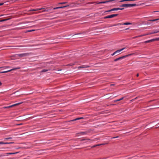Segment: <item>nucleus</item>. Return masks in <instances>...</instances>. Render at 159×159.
Wrapping results in <instances>:
<instances>
[{"label": "nucleus", "instance_id": "obj_54", "mask_svg": "<svg viewBox=\"0 0 159 159\" xmlns=\"http://www.w3.org/2000/svg\"><path fill=\"white\" fill-rule=\"evenodd\" d=\"M114 85V84H111V86H112V85Z\"/></svg>", "mask_w": 159, "mask_h": 159}, {"label": "nucleus", "instance_id": "obj_21", "mask_svg": "<svg viewBox=\"0 0 159 159\" xmlns=\"http://www.w3.org/2000/svg\"><path fill=\"white\" fill-rule=\"evenodd\" d=\"M158 20H159V18L155 19H153V20H149V21H157Z\"/></svg>", "mask_w": 159, "mask_h": 159}, {"label": "nucleus", "instance_id": "obj_33", "mask_svg": "<svg viewBox=\"0 0 159 159\" xmlns=\"http://www.w3.org/2000/svg\"><path fill=\"white\" fill-rule=\"evenodd\" d=\"M127 1H129V0H123L120 1V2H123Z\"/></svg>", "mask_w": 159, "mask_h": 159}, {"label": "nucleus", "instance_id": "obj_38", "mask_svg": "<svg viewBox=\"0 0 159 159\" xmlns=\"http://www.w3.org/2000/svg\"><path fill=\"white\" fill-rule=\"evenodd\" d=\"M114 61H118V60L117 59V58H116V59H115L114 60Z\"/></svg>", "mask_w": 159, "mask_h": 159}, {"label": "nucleus", "instance_id": "obj_24", "mask_svg": "<svg viewBox=\"0 0 159 159\" xmlns=\"http://www.w3.org/2000/svg\"><path fill=\"white\" fill-rule=\"evenodd\" d=\"M9 20V19H3V20H0V22H2V21H7V20Z\"/></svg>", "mask_w": 159, "mask_h": 159}, {"label": "nucleus", "instance_id": "obj_30", "mask_svg": "<svg viewBox=\"0 0 159 159\" xmlns=\"http://www.w3.org/2000/svg\"><path fill=\"white\" fill-rule=\"evenodd\" d=\"M116 25H123V23H118L117 24H116Z\"/></svg>", "mask_w": 159, "mask_h": 159}, {"label": "nucleus", "instance_id": "obj_52", "mask_svg": "<svg viewBox=\"0 0 159 159\" xmlns=\"http://www.w3.org/2000/svg\"><path fill=\"white\" fill-rule=\"evenodd\" d=\"M158 11H154L153 12H158Z\"/></svg>", "mask_w": 159, "mask_h": 159}, {"label": "nucleus", "instance_id": "obj_8", "mask_svg": "<svg viewBox=\"0 0 159 159\" xmlns=\"http://www.w3.org/2000/svg\"><path fill=\"white\" fill-rule=\"evenodd\" d=\"M114 0H111L101 2H98V4L106 3L107 2H112V1H114Z\"/></svg>", "mask_w": 159, "mask_h": 159}, {"label": "nucleus", "instance_id": "obj_49", "mask_svg": "<svg viewBox=\"0 0 159 159\" xmlns=\"http://www.w3.org/2000/svg\"><path fill=\"white\" fill-rule=\"evenodd\" d=\"M147 35L146 34H143V36H145Z\"/></svg>", "mask_w": 159, "mask_h": 159}, {"label": "nucleus", "instance_id": "obj_11", "mask_svg": "<svg viewBox=\"0 0 159 159\" xmlns=\"http://www.w3.org/2000/svg\"><path fill=\"white\" fill-rule=\"evenodd\" d=\"M125 48H122V49L120 50H118L114 52V54H118L121 51L123 50L124 49H125Z\"/></svg>", "mask_w": 159, "mask_h": 159}, {"label": "nucleus", "instance_id": "obj_31", "mask_svg": "<svg viewBox=\"0 0 159 159\" xmlns=\"http://www.w3.org/2000/svg\"><path fill=\"white\" fill-rule=\"evenodd\" d=\"M144 43H150V40H147V41H145L144 42Z\"/></svg>", "mask_w": 159, "mask_h": 159}, {"label": "nucleus", "instance_id": "obj_41", "mask_svg": "<svg viewBox=\"0 0 159 159\" xmlns=\"http://www.w3.org/2000/svg\"><path fill=\"white\" fill-rule=\"evenodd\" d=\"M4 4L3 3H0V6Z\"/></svg>", "mask_w": 159, "mask_h": 159}, {"label": "nucleus", "instance_id": "obj_27", "mask_svg": "<svg viewBox=\"0 0 159 159\" xmlns=\"http://www.w3.org/2000/svg\"><path fill=\"white\" fill-rule=\"evenodd\" d=\"M7 142L4 143L2 142H0V144H7Z\"/></svg>", "mask_w": 159, "mask_h": 159}, {"label": "nucleus", "instance_id": "obj_28", "mask_svg": "<svg viewBox=\"0 0 159 159\" xmlns=\"http://www.w3.org/2000/svg\"><path fill=\"white\" fill-rule=\"evenodd\" d=\"M10 68V66H4V67H0V68Z\"/></svg>", "mask_w": 159, "mask_h": 159}, {"label": "nucleus", "instance_id": "obj_39", "mask_svg": "<svg viewBox=\"0 0 159 159\" xmlns=\"http://www.w3.org/2000/svg\"><path fill=\"white\" fill-rule=\"evenodd\" d=\"M114 101V102H116L119 101L118 100V99H117V100H115Z\"/></svg>", "mask_w": 159, "mask_h": 159}, {"label": "nucleus", "instance_id": "obj_61", "mask_svg": "<svg viewBox=\"0 0 159 159\" xmlns=\"http://www.w3.org/2000/svg\"><path fill=\"white\" fill-rule=\"evenodd\" d=\"M141 157H144V156H141Z\"/></svg>", "mask_w": 159, "mask_h": 159}, {"label": "nucleus", "instance_id": "obj_6", "mask_svg": "<svg viewBox=\"0 0 159 159\" xmlns=\"http://www.w3.org/2000/svg\"><path fill=\"white\" fill-rule=\"evenodd\" d=\"M21 103H22V102H19V103H16V104H15L12 105H11V106H9L5 107L4 108H11V107H14V106H17V105H20V104Z\"/></svg>", "mask_w": 159, "mask_h": 159}, {"label": "nucleus", "instance_id": "obj_45", "mask_svg": "<svg viewBox=\"0 0 159 159\" xmlns=\"http://www.w3.org/2000/svg\"><path fill=\"white\" fill-rule=\"evenodd\" d=\"M150 34V33H148L146 34L147 35H149V34Z\"/></svg>", "mask_w": 159, "mask_h": 159}, {"label": "nucleus", "instance_id": "obj_57", "mask_svg": "<svg viewBox=\"0 0 159 159\" xmlns=\"http://www.w3.org/2000/svg\"><path fill=\"white\" fill-rule=\"evenodd\" d=\"M129 29L128 28H127V29H126L125 30H128Z\"/></svg>", "mask_w": 159, "mask_h": 159}, {"label": "nucleus", "instance_id": "obj_25", "mask_svg": "<svg viewBox=\"0 0 159 159\" xmlns=\"http://www.w3.org/2000/svg\"><path fill=\"white\" fill-rule=\"evenodd\" d=\"M35 30H27V32H32V31H34Z\"/></svg>", "mask_w": 159, "mask_h": 159}, {"label": "nucleus", "instance_id": "obj_47", "mask_svg": "<svg viewBox=\"0 0 159 159\" xmlns=\"http://www.w3.org/2000/svg\"><path fill=\"white\" fill-rule=\"evenodd\" d=\"M5 155H1L0 156V157L2 156H5Z\"/></svg>", "mask_w": 159, "mask_h": 159}, {"label": "nucleus", "instance_id": "obj_1", "mask_svg": "<svg viewBox=\"0 0 159 159\" xmlns=\"http://www.w3.org/2000/svg\"><path fill=\"white\" fill-rule=\"evenodd\" d=\"M31 54L30 53H26L18 54L17 55L20 57H24L29 56Z\"/></svg>", "mask_w": 159, "mask_h": 159}, {"label": "nucleus", "instance_id": "obj_23", "mask_svg": "<svg viewBox=\"0 0 159 159\" xmlns=\"http://www.w3.org/2000/svg\"><path fill=\"white\" fill-rule=\"evenodd\" d=\"M48 70L44 69L42 70L41 72H45L48 71Z\"/></svg>", "mask_w": 159, "mask_h": 159}, {"label": "nucleus", "instance_id": "obj_56", "mask_svg": "<svg viewBox=\"0 0 159 159\" xmlns=\"http://www.w3.org/2000/svg\"><path fill=\"white\" fill-rule=\"evenodd\" d=\"M132 158V157H129V159H130Z\"/></svg>", "mask_w": 159, "mask_h": 159}, {"label": "nucleus", "instance_id": "obj_2", "mask_svg": "<svg viewBox=\"0 0 159 159\" xmlns=\"http://www.w3.org/2000/svg\"><path fill=\"white\" fill-rule=\"evenodd\" d=\"M20 67H15V68L12 69L10 70H8L4 71L1 72H0V73H7L8 72H10L12 70H16L17 69H20Z\"/></svg>", "mask_w": 159, "mask_h": 159}, {"label": "nucleus", "instance_id": "obj_36", "mask_svg": "<svg viewBox=\"0 0 159 159\" xmlns=\"http://www.w3.org/2000/svg\"><path fill=\"white\" fill-rule=\"evenodd\" d=\"M156 41H158L159 40V38H156Z\"/></svg>", "mask_w": 159, "mask_h": 159}, {"label": "nucleus", "instance_id": "obj_32", "mask_svg": "<svg viewBox=\"0 0 159 159\" xmlns=\"http://www.w3.org/2000/svg\"><path fill=\"white\" fill-rule=\"evenodd\" d=\"M12 138H11V137H8V138H6L5 139V140H7V139H12Z\"/></svg>", "mask_w": 159, "mask_h": 159}, {"label": "nucleus", "instance_id": "obj_13", "mask_svg": "<svg viewBox=\"0 0 159 159\" xmlns=\"http://www.w3.org/2000/svg\"><path fill=\"white\" fill-rule=\"evenodd\" d=\"M43 9H44V8H41L38 9H31V10H30L29 11H38L39 10H43Z\"/></svg>", "mask_w": 159, "mask_h": 159}, {"label": "nucleus", "instance_id": "obj_58", "mask_svg": "<svg viewBox=\"0 0 159 159\" xmlns=\"http://www.w3.org/2000/svg\"><path fill=\"white\" fill-rule=\"evenodd\" d=\"M0 16H3V15H1Z\"/></svg>", "mask_w": 159, "mask_h": 159}, {"label": "nucleus", "instance_id": "obj_40", "mask_svg": "<svg viewBox=\"0 0 159 159\" xmlns=\"http://www.w3.org/2000/svg\"><path fill=\"white\" fill-rule=\"evenodd\" d=\"M95 3V2H90V3L89 2V3H89V4H91L94 3Z\"/></svg>", "mask_w": 159, "mask_h": 159}, {"label": "nucleus", "instance_id": "obj_53", "mask_svg": "<svg viewBox=\"0 0 159 159\" xmlns=\"http://www.w3.org/2000/svg\"><path fill=\"white\" fill-rule=\"evenodd\" d=\"M134 1V0H129V1Z\"/></svg>", "mask_w": 159, "mask_h": 159}, {"label": "nucleus", "instance_id": "obj_14", "mask_svg": "<svg viewBox=\"0 0 159 159\" xmlns=\"http://www.w3.org/2000/svg\"><path fill=\"white\" fill-rule=\"evenodd\" d=\"M120 7H129V4H124L120 6Z\"/></svg>", "mask_w": 159, "mask_h": 159}, {"label": "nucleus", "instance_id": "obj_34", "mask_svg": "<svg viewBox=\"0 0 159 159\" xmlns=\"http://www.w3.org/2000/svg\"><path fill=\"white\" fill-rule=\"evenodd\" d=\"M124 97H122V98H120V99H118V100L119 101H121V100H122L123 99H124Z\"/></svg>", "mask_w": 159, "mask_h": 159}, {"label": "nucleus", "instance_id": "obj_22", "mask_svg": "<svg viewBox=\"0 0 159 159\" xmlns=\"http://www.w3.org/2000/svg\"><path fill=\"white\" fill-rule=\"evenodd\" d=\"M6 153L4 155H5V156H6V155H12V154H15V153Z\"/></svg>", "mask_w": 159, "mask_h": 159}, {"label": "nucleus", "instance_id": "obj_42", "mask_svg": "<svg viewBox=\"0 0 159 159\" xmlns=\"http://www.w3.org/2000/svg\"><path fill=\"white\" fill-rule=\"evenodd\" d=\"M13 142L7 143V144L13 143Z\"/></svg>", "mask_w": 159, "mask_h": 159}, {"label": "nucleus", "instance_id": "obj_5", "mask_svg": "<svg viewBox=\"0 0 159 159\" xmlns=\"http://www.w3.org/2000/svg\"><path fill=\"white\" fill-rule=\"evenodd\" d=\"M51 10V9L49 8V7H48V8H46L45 10H43L42 11H39V12H36V13H34L33 14L39 13H40L41 12H43L49 11H50Z\"/></svg>", "mask_w": 159, "mask_h": 159}, {"label": "nucleus", "instance_id": "obj_60", "mask_svg": "<svg viewBox=\"0 0 159 159\" xmlns=\"http://www.w3.org/2000/svg\"><path fill=\"white\" fill-rule=\"evenodd\" d=\"M141 35V37H142V36H143V35Z\"/></svg>", "mask_w": 159, "mask_h": 159}, {"label": "nucleus", "instance_id": "obj_17", "mask_svg": "<svg viewBox=\"0 0 159 159\" xmlns=\"http://www.w3.org/2000/svg\"><path fill=\"white\" fill-rule=\"evenodd\" d=\"M137 5V4H129V7H134Z\"/></svg>", "mask_w": 159, "mask_h": 159}, {"label": "nucleus", "instance_id": "obj_16", "mask_svg": "<svg viewBox=\"0 0 159 159\" xmlns=\"http://www.w3.org/2000/svg\"><path fill=\"white\" fill-rule=\"evenodd\" d=\"M83 118V117L78 118H76V119H75L73 120H71L70 121H75V120H80V119H82Z\"/></svg>", "mask_w": 159, "mask_h": 159}, {"label": "nucleus", "instance_id": "obj_43", "mask_svg": "<svg viewBox=\"0 0 159 159\" xmlns=\"http://www.w3.org/2000/svg\"><path fill=\"white\" fill-rule=\"evenodd\" d=\"M138 36H135V37H134L133 38L134 39H135V38H138Z\"/></svg>", "mask_w": 159, "mask_h": 159}, {"label": "nucleus", "instance_id": "obj_19", "mask_svg": "<svg viewBox=\"0 0 159 159\" xmlns=\"http://www.w3.org/2000/svg\"><path fill=\"white\" fill-rule=\"evenodd\" d=\"M104 145V144H96V145H95L92 146V147H91V148H94V147H96L97 146H100V145Z\"/></svg>", "mask_w": 159, "mask_h": 159}, {"label": "nucleus", "instance_id": "obj_9", "mask_svg": "<svg viewBox=\"0 0 159 159\" xmlns=\"http://www.w3.org/2000/svg\"><path fill=\"white\" fill-rule=\"evenodd\" d=\"M98 140V139H93L92 140H91L90 139H83L82 140H87V142H89V141H91L92 142H93V141H96V140Z\"/></svg>", "mask_w": 159, "mask_h": 159}, {"label": "nucleus", "instance_id": "obj_20", "mask_svg": "<svg viewBox=\"0 0 159 159\" xmlns=\"http://www.w3.org/2000/svg\"><path fill=\"white\" fill-rule=\"evenodd\" d=\"M123 25H132V24L131 23H129V22H126L123 23Z\"/></svg>", "mask_w": 159, "mask_h": 159}, {"label": "nucleus", "instance_id": "obj_35", "mask_svg": "<svg viewBox=\"0 0 159 159\" xmlns=\"http://www.w3.org/2000/svg\"><path fill=\"white\" fill-rule=\"evenodd\" d=\"M84 33V32L83 33H79L76 34H83Z\"/></svg>", "mask_w": 159, "mask_h": 159}, {"label": "nucleus", "instance_id": "obj_51", "mask_svg": "<svg viewBox=\"0 0 159 159\" xmlns=\"http://www.w3.org/2000/svg\"><path fill=\"white\" fill-rule=\"evenodd\" d=\"M137 98V97L135 98L134 100H135Z\"/></svg>", "mask_w": 159, "mask_h": 159}, {"label": "nucleus", "instance_id": "obj_46", "mask_svg": "<svg viewBox=\"0 0 159 159\" xmlns=\"http://www.w3.org/2000/svg\"><path fill=\"white\" fill-rule=\"evenodd\" d=\"M136 76H137V77H138V76H139V74H137V75H136Z\"/></svg>", "mask_w": 159, "mask_h": 159}, {"label": "nucleus", "instance_id": "obj_4", "mask_svg": "<svg viewBox=\"0 0 159 159\" xmlns=\"http://www.w3.org/2000/svg\"><path fill=\"white\" fill-rule=\"evenodd\" d=\"M133 54V53L130 54H128L127 55H125V56H124L120 57H119V58H117V59H118V60L119 61V60H121V59H123V58H125L126 57H128L129 56H131Z\"/></svg>", "mask_w": 159, "mask_h": 159}, {"label": "nucleus", "instance_id": "obj_10", "mask_svg": "<svg viewBox=\"0 0 159 159\" xmlns=\"http://www.w3.org/2000/svg\"><path fill=\"white\" fill-rule=\"evenodd\" d=\"M158 33H159V29H157L153 30L152 32L150 33V34H153Z\"/></svg>", "mask_w": 159, "mask_h": 159}, {"label": "nucleus", "instance_id": "obj_15", "mask_svg": "<svg viewBox=\"0 0 159 159\" xmlns=\"http://www.w3.org/2000/svg\"><path fill=\"white\" fill-rule=\"evenodd\" d=\"M89 67V66H79L78 67V68L80 69V68H86Z\"/></svg>", "mask_w": 159, "mask_h": 159}, {"label": "nucleus", "instance_id": "obj_3", "mask_svg": "<svg viewBox=\"0 0 159 159\" xmlns=\"http://www.w3.org/2000/svg\"><path fill=\"white\" fill-rule=\"evenodd\" d=\"M118 15V14H112L110 15L106 16L104 17V19L110 18H113L117 16Z\"/></svg>", "mask_w": 159, "mask_h": 159}, {"label": "nucleus", "instance_id": "obj_55", "mask_svg": "<svg viewBox=\"0 0 159 159\" xmlns=\"http://www.w3.org/2000/svg\"><path fill=\"white\" fill-rule=\"evenodd\" d=\"M98 2H95V3H96L97 4H98Z\"/></svg>", "mask_w": 159, "mask_h": 159}, {"label": "nucleus", "instance_id": "obj_26", "mask_svg": "<svg viewBox=\"0 0 159 159\" xmlns=\"http://www.w3.org/2000/svg\"><path fill=\"white\" fill-rule=\"evenodd\" d=\"M150 40V42H151L152 41H156V39H153Z\"/></svg>", "mask_w": 159, "mask_h": 159}, {"label": "nucleus", "instance_id": "obj_62", "mask_svg": "<svg viewBox=\"0 0 159 159\" xmlns=\"http://www.w3.org/2000/svg\"><path fill=\"white\" fill-rule=\"evenodd\" d=\"M1 16H0V17Z\"/></svg>", "mask_w": 159, "mask_h": 159}, {"label": "nucleus", "instance_id": "obj_59", "mask_svg": "<svg viewBox=\"0 0 159 159\" xmlns=\"http://www.w3.org/2000/svg\"><path fill=\"white\" fill-rule=\"evenodd\" d=\"M59 70L58 71H60V70Z\"/></svg>", "mask_w": 159, "mask_h": 159}, {"label": "nucleus", "instance_id": "obj_44", "mask_svg": "<svg viewBox=\"0 0 159 159\" xmlns=\"http://www.w3.org/2000/svg\"><path fill=\"white\" fill-rule=\"evenodd\" d=\"M116 54H114V52L112 54H111V55L112 56H113V55H114Z\"/></svg>", "mask_w": 159, "mask_h": 159}, {"label": "nucleus", "instance_id": "obj_29", "mask_svg": "<svg viewBox=\"0 0 159 159\" xmlns=\"http://www.w3.org/2000/svg\"><path fill=\"white\" fill-rule=\"evenodd\" d=\"M67 3L66 2H61V3H60L58 4H66Z\"/></svg>", "mask_w": 159, "mask_h": 159}, {"label": "nucleus", "instance_id": "obj_12", "mask_svg": "<svg viewBox=\"0 0 159 159\" xmlns=\"http://www.w3.org/2000/svg\"><path fill=\"white\" fill-rule=\"evenodd\" d=\"M68 6H69L68 5V6H63V7H55V8H53V10H55V9H60V8H65V7H68Z\"/></svg>", "mask_w": 159, "mask_h": 159}, {"label": "nucleus", "instance_id": "obj_37", "mask_svg": "<svg viewBox=\"0 0 159 159\" xmlns=\"http://www.w3.org/2000/svg\"><path fill=\"white\" fill-rule=\"evenodd\" d=\"M117 26V25L116 24H114L113 25H111V26Z\"/></svg>", "mask_w": 159, "mask_h": 159}, {"label": "nucleus", "instance_id": "obj_7", "mask_svg": "<svg viewBox=\"0 0 159 159\" xmlns=\"http://www.w3.org/2000/svg\"><path fill=\"white\" fill-rule=\"evenodd\" d=\"M124 9V8L120 9V8H114L111 9L110 10L107 11H106V12H110V11H116V10H123Z\"/></svg>", "mask_w": 159, "mask_h": 159}, {"label": "nucleus", "instance_id": "obj_18", "mask_svg": "<svg viewBox=\"0 0 159 159\" xmlns=\"http://www.w3.org/2000/svg\"><path fill=\"white\" fill-rule=\"evenodd\" d=\"M88 132L87 131H86L84 132H81L80 133V134H81V135H84L87 134Z\"/></svg>", "mask_w": 159, "mask_h": 159}, {"label": "nucleus", "instance_id": "obj_50", "mask_svg": "<svg viewBox=\"0 0 159 159\" xmlns=\"http://www.w3.org/2000/svg\"><path fill=\"white\" fill-rule=\"evenodd\" d=\"M2 83L1 82H0V85H2Z\"/></svg>", "mask_w": 159, "mask_h": 159}, {"label": "nucleus", "instance_id": "obj_48", "mask_svg": "<svg viewBox=\"0 0 159 159\" xmlns=\"http://www.w3.org/2000/svg\"><path fill=\"white\" fill-rule=\"evenodd\" d=\"M138 37H141V35H140L138 36Z\"/></svg>", "mask_w": 159, "mask_h": 159}]
</instances>
